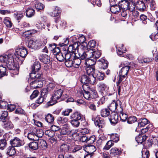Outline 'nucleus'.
<instances>
[{
  "instance_id": "f704fd0d",
  "label": "nucleus",
  "mask_w": 158,
  "mask_h": 158,
  "mask_svg": "<svg viewBox=\"0 0 158 158\" xmlns=\"http://www.w3.org/2000/svg\"><path fill=\"white\" fill-rule=\"evenodd\" d=\"M98 86L99 87L101 91L102 92V93H103V91H105V93L106 91L108 92L109 87L105 84L102 83H100L98 85Z\"/></svg>"
},
{
  "instance_id": "0eeeda50",
  "label": "nucleus",
  "mask_w": 158,
  "mask_h": 158,
  "mask_svg": "<svg viewBox=\"0 0 158 158\" xmlns=\"http://www.w3.org/2000/svg\"><path fill=\"white\" fill-rule=\"evenodd\" d=\"M121 102L119 100L113 101L109 107V110L113 112H118V110L120 109V106H121Z\"/></svg>"
},
{
  "instance_id": "79ce46f5",
  "label": "nucleus",
  "mask_w": 158,
  "mask_h": 158,
  "mask_svg": "<svg viewBox=\"0 0 158 158\" xmlns=\"http://www.w3.org/2000/svg\"><path fill=\"white\" fill-rule=\"evenodd\" d=\"M7 69L5 66H0V78L7 75Z\"/></svg>"
},
{
  "instance_id": "052dcab7",
  "label": "nucleus",
  "mask_w": 158,
  "mask_h": 158,
  "mask_svg": "<svg viewBox=\"0 0 158 158\" xmlns=\"http://www.w3.org/2000/svg\"><path fill=\"white\" fill-rule=\"evenodd\" d=\"M56 59L60 61H62L64 60V54L63 52H60L59 54L56 56Z\"/></svg>"
},
{
  "instance_id": "0e129e2a",
  "label": "nucleus",
  "mask_w": 158,
  "mask_h": 158,
  "mask_svg": "<svg viewBox=\"0 0 158 158\" xmlns=\"http://www.w3.org/2000/svg\"><path fill=\"white\" fill-rule=\"evenodd\" d=\"M101 54V52L100 51H94L93 52V58L96 59L99 58Z\"/></svg>"
},
{
  "instance_id": "de8ad7c7",
  "label": "nucleus",
  "mask_w": 158,
  "mask_h": 158,
  "mask_svg": "<svg viewBox=\"0 0 158 158\" xmlns=\"http://www.w3.org/2000/svg\"><path fill=\"white\" fill-rule=\"evenodd\" d=\"M110 110L108 109H104L101 111V114L102 117H106L110 114Z\"/></svg>"
},
{
  "instance_id": "a19ab883",
  "label": "nucleus",
  "mask_w": 158,
  "mask_h": 158,
  "mask_svg": "<svg viewBox=\"0 0 158 158\" xmlns=\"http://www.w3.org/2000/svg\"><path fill=\"white\" fill-rule=\"evenodd\" d=\"M3 22L7 27L10 28L12 27L13 23L10 21V18H5L4 19Z\"/></svg>"
},
{
  "instance_id": "c03bdc74",
  "label": "nucleus",
  "mask_w": 158,
  "mask_h": 158,
  "mask_svg": "<svg viewBox=\"0 0 158 158\" xmlns=\"http://www.w3.org/2000/svg\"><path fill=\"white\" fill-rule=\"evenodd\" d=\"M26 13L27 17H31L34 15L35 11L32 8H29L26 10Z\"/></svg>"
},
{
  "instance_id": "37998d69",
  "label": "nucleus",
  "mask_w": 158,
  "mask_h": 158,
  "mask_svg": "<svg viewBox=\"0 0 158 158\" xmlns=\"http://www.w3.org/2000/svg\"><path fill=\"white\" fill-rule=\"evenodd\" d=\"M73 64H75L76 65H77L76 67H78L81 64L82 60L80 59L78 56L76 55V53L74 58H73Z\"/></svg>"
},
{
  "instance_id": "8fccbe9b",
  "label": "nucleus",
  "mask_w": 158,
  "mask_h": 158,
  "mask_svg": "<svg viewBox=\"0 0 158 158\" xmlns=\"http://www.w3.org/2000/svg\"><path fill=\"white\" fill-rule=\"evenodd\" d=\"M96 83V79L93 75H89L88 84L94 85Z\"/></svg>"
},
{
  "instance_id": "393cba45",
  "label": "nucleus",
  "mask_w": 158,
  "mask_h": 158,
  "mask_svg": "<svg viewBox=\"0 0 158 158\" xmlns=\"http://www.w3.org/2000/svg\"><path fill=\"white\" fill-rule=\"evenodd\" d=\"M128 1L127 0H121L118 2V5L121 10L123 9L124 10H127Z\"/></svg>"
},
{
  "instance_id": "e2e57ef3",
  "label": "nucleus",
  "mask_w": 158,
  "mask_h": 158,
  "mask_svg": "<svg viewBox=\"0 0 158 158\" xmlns=\"http://www.w3.org/2000/svg\"><path fill=\"white\" fill-rule=\"evenodd\" d=\"M137 118L135 116H130L127 119V122L129 124H132L136 122Z\"/></svg>"
},
{
  "instance_id": "c756f323",
  "label": "nucleus",
  "mask_w": 158,
  "mask_h": 158,
  "mask_svg": "<svg viewBox=\"0 0 158 158\" xmlns=\"http://www.w3.org/2000/svg\"><path fill=\"white\" fill-rule=\"evenodd\" d=\"M138 127H143L148 123V121L146 118L139 119L138 120Z\"/></svg>"
},
{
  "instance_id": "f3484780",
  "label": "nucleus",
  "mask_w": 158,
  "mask_h": 158,
  "mask_svg": "<svg viewBox=\"0 0 158 158\" xmlns=\"http://www.w3.org/2000/svg\"><path fill=\"white\" fill-rule=\"evenodd\" d=\"M123 66L119 71V73L122 74V75H124L125 76L126 75V76H127L130 69V66H127L128 64L126 65L123 64Z\"/></svg>"
},
{
  "instance_id": "4be33fe9",
  "label": "nucleus",
  "mask_w": 158,
  "mask_h": 158,
  "mask_svg": "<svg viewBox=\"0 0 158 158\" xmlns=\"http://www.w3.org/2000/svg\"><path fill=\"white\" fill-rule=\"evenodd\" d=\"M96 60L94 58H90L86 59L85 62V64L86 66H94L96 64Z\"/></svg>"
},
{
  "instance_id": "7c9ffc66",
  "label": "nucleus",
  "mask_w": 158,
  "mask_h": 158,
  "mask_svg": "<svg viewBox=\"0 0 158 158\" xmlns=\"http://www.w3.org/2000/svg\"><path fill=\"white\" fill-rule=\"evenodd\" d=\"M45 119L48 123L52 124L54 120V117L52 114H48L45 115Z\"/></svg>"
},
{
  "instance_id": "a211bd4d",
  "label": "nucleus",
  "mask_w": 158,
  "mask_h": 158,
  "mask_svg": "<svg viewBox=\"0 0 158 158\" xmlns=\"http://www.w3.org/2000/svg\"><path fill=\"white\" fill-rule=\"evenodd\" d=\"M93 76L95 79L97 78L99 81H101L104 79L105 74L103 73L96 70Z\"/></svg>"
},
{
  "instance_id": "412c9836",
  "label": "nucleus",
  "mask_w": 158,
  "mask_h": 158,
  "mask_svg": "<svg viewBox=\"0 0 158 158\" xmlns=\"http://www.w3.org/2000/svg\"><path fill=\"white\" fill-rule=\"evenodd\" d=\"M118 113H120L119 116L121 120L122 121L124 122L127 119V120L128 118L127 115L126 114L123 113V109L122 106H120V109L118 110Z\"/></svg>"
},
{
  "instance_id": "f03ea898",
  "label": "nucleus",
  "mask_w": 158,
  "mask_h": 158,
  "mask_svg": "<svg viewBox=\"0 0 158 158\" xmlns=\"http://www.w3.org/2000/svg\"><path fill=\"white\" fill-rule=\"evenodd\" d=\"M136 7L141 11H145L147 7L152 10H155L156 8V5L154 0H143L137 2Z\"/></svg>"
},
{
  "instance_id": "4468645a",
  "label": "nucleus",
  "mask_w": 158,
  "mask_h": 158,
  "mask_svg": "<svg viewBox=\"0 0 158 158\" xmlns=\"http://www.w3.org/2000/svg\"><path fill=\"white\" fill-rule=\"evenodd\" d=\"M72 136L73 139L75 140H77L78 139H79L80 142H86L87 143L88 137L85 135H83L79 138L78 134L76 132H74V133L72 134Z\"/></svg>"
},
{
  "instance_id": "dca6fc26",
  "label": "nucleus",
  "mask_w": 158,
  "mask_h": 158,
  "mask_svg": "<svg viewBox=\"0 0 158 158\" xmlns=\"http://www.w3.org/2000/svg\"><path fill=\"white\" fill-rule=\"evenodd\" d=\"M118 114L114 112H112L110 114L109 120L111 123L115 124L118 121Z\"/></svg>"
},
{
  "instance_id": "6ab92c4d",
  "label": "nucleus",
  "mask_w": 158,
  "mask_h": 158,
  "mask_svg": "<svg viewBox=\"0 0 158 158\" xmlns=\"http://www.w3.org/2000/svg\"><path fill=\"white\" fill-rule=\"evenodd\" d=\"M82 116L80 113L78 112H76L70 116V118L72 119L80 120L81 121L83 120Z\"/></svg>"
},
{
  "instance_id": "1a4fd4ad",
  "label": "nucleus",
  "mask_w": 158,
  "mask_h": 158,
  "mask_svg": "<svg viewBox=\"0 0 158 158\" xmlns=\"http://www.w3.org/2000/svg\"><path fill=\"white\" fill-rule=\"evenodd\" d=\"M80 48H81L79 50H78L77 52L78 56L82 60L86 59V50H87L86 47L83 45H81Z\"/></svg>"
},
{
  "instance_id": "b1692460",
  "label": "nucleus",
  "mask_w": 158,
  "mask_h": 158,
  "mask_svg": "<svg viewBox=\"0 0 158 158\" xmlns=\"http://www.w3.org/2000/svg\"><path fill=\"white\" fill-rule=\"evenodd\" d=\"M110 9L111 11L114 14L118 13L121 11L118 4L117 5L116 4L110 6Z\"/></svg>"
},
{
  "instance_id": "c9c22d12",
  "label": "nucleus",
  "mask_w": 158,
  "mask_h": 158,
  "mask_svg": "<svg viewBox=\"0 0 158 158\" xmlns=\"http://www.w3.org/2000/svg\"><path fill=\"white\" fill-rule=\"evenodd\" d=\"M61 13V10L57 6H56L53 11L51 13V15L52 17L58 16Z\"/></svg>"
},
{
  "instance_id": "20e7f679",
  "label": "nucleus",
  "mask_w": 158,
  "mask_h": 158,
  "mask_svg": "<svg viewBox=\"0 0 158 158\" xmlns=\"http://www.w3.org/2000/svg\"><path fill=\"white\" fill-rule=\"evenodd\" d=\"M41 68L40 63L38 61L35 62L31 67V72L29 76L31 78H39L41 77L42 72H39Z\"/></svg>"
},
{
  "instance_id": "680f3d73",
  "label": "nucleus",
  "mask_w": 158,
  "mask_h": 158,
  "mask_svg": "<svg viewBox=\"0 0 158 158\" xmlns=\"http://www.w3.org/2000/svg\"><path fill=\"white\" fill-rule=\"evenodd\" d=\"M127 76L124 75H122V74H120L119 73L118 76V81L116 83V85L117 86H118L121 82L123 81Z\"/></svg>"
},
{
  "instance_id": "bb28decb",
  "label": "nucleus",
  "mask_w": 158,
  "mask_h": 158,
  "mask_svg": "<svg viewBox=\"0 0 158 158\" xmlns=\"http://www.w3.org/2000/svg\"><path fill=\"white\" fill-rule=\"evenodd\" d=\"M85 70L86 73L88 75H93L95 72L96 70L95 69L94 66H86Z\"/></svg>"
},
{
  "instance_id": "473e14b6",
  "label": "nucleus",
  "mask_w": 158,
  "mask_h": 158,
  "mask_svg": "<svg viewBox=\"0 0 158 158\" xmlns=\"http://www.w3.org/2000/svg\"><path fill=\"white\" fill-rule=\"evenodd\" d=\"M86 149L87 151L86 152L93 154H94L93 153L95 152L96 150V148L95 146L93 145H87L86 146L85 150ZM86 151V150H85Z\"/></svg>"
},
{
  "instance_id": "9b49d317",
  "label": "nucleus",
  "mask_w": 158,
  "mask_h": 158,
  "mask_svg": "<svg viewBox=\"0 0 158 158\" xmlns=\"http://www.w3.org/2000/svg\"><path fill=\"white\" fill-rule=\"evenodd\" d=\"M10 143L11 145L14 147H19L24 144L23 142L17 137H15L13 139L11 140Z\"/></svg>"
},
{
  "instance_id": "e433bc0d",
  "label": "nucleus",
  "mask_w": 158,
  "mask_h": 158,
  "mask_svg": "<svg viewBox=\"0 0 158 158\" xmlns=\"http://www.w3.org/2000/svg\"><path fill=\"white\" fill-rule=\"evenodd\" d=\"M29 147L31 150H36L39 148L38 142H33L29 144Z\"/></svg>"
},
{
  "instance_id": "6e6552de",
  "label": "nucleus",
  "mask_w": 158,
  "mask_h": 158,
  "mask_svg": "<svg viewBox=\"0 0 158 158\" xmlns=\"http://www.w3.org/2000/svg\"><path fill=\"white\" fill-rule=\"evenodd\" d=\"M63 50L64 60L73 59L75 56L76 53L72 51H69V48L66 50L65 48H63Z\"/></svg>"
},
{
  "instance_id": "49530a36",
  "label": "nucleus",
  "mask_w": 158,
  "mask_h": 158,
  "mask_svg": "<svg viewBox=\"0 0 158 158\" xmlns=\"http://www.w3.org/2000/svg\"><path fill=\"white\" fill-rule=\"evenodd\" d=\"M68 119L64 116L59 117L57 119V122L59 124H63L68 122Z\"/></svg>"
},
{
  "instance_id": "a878e982",
  "label": "nucleus",
  "mask_w": 158,
  "mask_h": 158,
  "mask_svg": "<svg viewBox=\"0 0 158 158\" xmlns=\"http://www.w3.org/2000/svg\"><path fill=\"white\" fill-rule=\"evenodd\" d=\"M45 100L46 99L45 98H44L41 96L36 101L35 103H33L31 105V106L32 107L34 106L35 107H36Z\"/></svg>"
},
{
  "instance_id": "6e6d98bb",
  "label": "nucleus",
  "mask_w": 158,
  "mask_h": 158,
  "mask_svg": "<svg viewBox=\"0 0 158 158\" xmlns=\"http://www.w3.org/2000/svg\"><path fill=\"white\" fill-rule=\"evenodd\" d=\"M69 149V145L66 144H63L60 147V151L64 152H68Z\"/></svg>"
},
{
  "instance_id": "2f4dec72",
  "label": "nucleus",
  "mask_w": 158,
  "mask_h": 158,
  "mask_svg": "<svg viewBox=\"0 0 158 158\" xmlns=\"http://www.w3.org/2000/svg\"><path fill=\"white\" fill-rule=\"evenodd\" d=\"M39 147L43 148V149H45L47 148L48 145L46 141L43 139H40L38 141Z\"/></svg>"
},
{
  "instance_id": "58836bf2",
  "label": "nucleus",
  "mask_w": 158,
  "mask_h": 158,
  "mask_svg": "<svg viewBox=\"0 0 158 158\" xmlns=\"http://www.w3.org/2000/svg\"><path fill=\"white\" fill-rule=\"evenodd\" d=\"M7 153L10 156H12L14 155L16 152L15 147L12 146H9L7 148Z\"/></svg>"
},
{
  "instance_id": "864d4df0",
  "label": "nucleus",
  "mask_w": 158,
  "mask_h": 158,
  "mask_svg": "<svg viewBox=\"0 0 158 158\" xmlns=\"http://www.w3.org/2000/svg\"><path fill=\"white\" fill-rule=\"evenodd\" d=\"M114 143L111 140L108 141L106 143L103 149L105 150H108L114 145Z\"/></svg>"
},
{
  "instance_id": "bf43d9fd",
  "label": "nucleus",
  "mask_w": 158,
  "mask_h": 158,
  "mask_svg": "<svg viewBox=\"0 0 158 158\" xmlns=\"http://www.w3.org/2000/svg\"><path fill=\"white\" fill-rule=\"evenodd\" d=\"M30 79H32L33 80L34 79V81H31V82L30 83V85L33 88H37V78H31L30 77V78L29 79V80Z\"/></svg>"
},
{
  "instance_id": "f257e3e1",
  "label": "nucleus",
  "mask_w": 158,
  "mask_h": 158,
  "mask_svg": "<svg viewBox=\"0 0 158 158\" xmlns=\"http://www.w3.org/2000/svg\"><path fill=\"white\" fill-rule=\"evenodd\" d=\"M12 53H7L0 56V62L5 63L10 70H15L17 68L14 64V60Z\"/></svg>"
},
{
  "instance_id": "69168bd1",
  "label": "nucleus",
  "mask_w": 158,
  "mask_h": 158,
  "mask_svg": "<svg viewBox=\"0 0 158 158\" xmlns=\"http://www.w3.org/2000/svg\"><path fill=\"white\" fill-rule=\"evenodd\" d=\"M118 47H117V53L118 55H122L123 53V44L119 45H118Z\"/></svg>"
},
{
  "instance_id": "3c124183",
  "label": "nucleus",
  "mask_w": 158,
  "mask_h": 158,
  "mask_svg": "<svg viewBox=\"0 0 158 158\" xmlns=\"http://www.w3.org/2000/svg\"><path fill=\"white\" fill-rule=\"evenodd\" d=\"M85 89H87V88L83 89L85 92L83 94L84 98L87 100H90L91 99V96H90V92L88 91H86Z\"/></svg>"
},
{
  "instance_id": "cd10ccee",
  "label": "nucleus",
  "mask_w": 158,
  "mask_h": 158,
  "mask_svg": "<svg viewBox=\"0 0 158 158\" xmlns=\"http://www.w3.org/2000/svg\"><path fill=\"white\" fill-rule=\"evenodd\" d=\"M24 13L22 11H17L14 13V16L15 19L18 21V23L19 22V20L23 18L24 16Z\"/></svg>"
},
{
  "instance_id": "39448f33",
  "label": "nucleus",
  "mask_w": 158,
  "mask_h": 158,
  "mask_svg": "<svg viewBox=\"0 0 158 158\" xmlns=\"http://www.w3.org/2000/svg\"><path fill=\"white\" fill-rule=\"evenodd\" d=\"M63 93V91L61 89L55 91L52 97V101L53 102L52 104L56 103L57 101H60L64 99Z\"/></svg>"
},
{
  "instance_id": "4d7b16f0",
  "label": "nucleus",
  "mask_w": 158,
  "mask_h": 158,
  "mask_svg": "<svg viewBox=\"0 0 158 158\" xmlns=\"http://www.w3.org/2000/svg\"><path fill=\"white\" fill-rule=\"evenodd\" d=\"M35 40H30L28 42L27 46L28 48L35 50Z\"/></svg>"
},
{
  "instance_id": "5701e85b",
  "label": "nucleus",
  "mask_w": 158,
  "mask_h": 158,
  "mask_svg": "<svg viewBox=\"0 0 158 158\" xmlns=\"http://www.w3.org/2000/svg\"><path fill=\"white\" fill-rule=\"evenodd\" d=\"M122 153L121 151L116 148H112L110 150V154L111 156H115L120 155Z\"/></svg>"
},
{
  "instance_id": "774afa93",
  "label": "nucleus",
  "mask_w": 158,
  "mask_h": 158,
  "mask_svg": "<svg viewBox=\"0 0 158 158\" xmlns=\"http://www.w3.org/2000/svg\"><path fill=\"white\" fill-rule=\"evenodd\" d=\"M7 143L6 140L4 139H1L0 140V149L3 150L6 147Z\"/></svg>"
},
{
  "instance_id": "4c0bfd02",
  "label": "nucleus",
  "mask_w": 158,
  "mask_h": 158,
  "mask_svg": "<svg viewBox=\"0 0 158 158\" xmlns=\"http://www.w3.org/2000/svg\"><path fill=\"white\" fill-rule=\"evenodd\" d=\"M87 88L88 90H89L90 91V96H91V99L93 98H96L98 97V95L96 90L94 89H91L90 88V89Z\"/></svg>"
},
{
  "instance_id": "9d476101",
  "label": "nucleus",
  "mask_w": 158,
  "mask_h": 158,
  "mask_svg": "<svg viewBox=\"0 0 158 158\" xmlns=\"http://www.w3.org/2000/svg\"><path fill=\"white\" fill-rule=\"evenodd\" d=\"M94 121L95 125L99 128H103L105 125L104 120L98 116L94 119Z\"/></svg>"
},
{
  "instance_id": "423d86ee",
  "label": "nucleus",
  "mask_w": 158,
  "mask_h": 158,
  "mask_svg": "<svg viewBox=\"0 0 158 158\" xmlns=\"http://www.w3.org/2000/svg\"><path fill=\"white\" fill-rule=\"evenodd\" d=\"M71 40H72L73 44L70 45L68 48L69 51H72L75 52V51L77 50V52H78V50H79L78 47L81 44L79 42L78 40L77 41L75 40H76V38L75 37L71 38Z\"/></svg>"
},
{
  "instance_id": "2eb2a0df",
  "label": "nucleus",
  "mask_w": 158,
  "mask_h": 158,
  "mask_svg": "<svg viewBox=\"0 0 158 158\" xmlns=\"http://www.w3.org/2000/svg\"><path fill=\"white\" fill-rule=\"evenodd\" d=\"M88 78L89 75H84L81 76V81L82 83L83 84V85L82 86L83 89L88 88V89H90L89 86L87 84H88Z\"/></svg>"
},
{
  "instance_id": "ea45409f",
  "label": "nucleus",
  "mask_w": 158,
  "mask_h": 158,
  "mask_svg": "<svg viewBox=\"0 0 158 158\" xmlns=\"http://www.w3.org/2000/svg\"><path fill=\"white\" fill-rule=\"evenodd\" d=\"M100 62L99 65L101 69H105L108 67V63L107 60L102 59L100 60Z\"/></svg>"
},
{
  "instance_id": "603ef678",
  "label": "nucleus",
  "mask_w": 158,
  "mask_h": 158,
  "mask_svg": "<svg viewBox=\"0 0 158 158\" xmlns=\"http://www.w3.org/2000/svg\"><path fill=\"white\" fill-rule=\"evenodd\" d=\"M80 121V120L72 119L70 121V122L73 127H77L79 126Z\"/></svg>"
},
{
  "instance_id": "7ed1b4c3",
  "label": "nucleus",
  "mask_w": 158,
  "mask_h": 158,
  "mask_svg": "<svg viewBox=\"0 0 158 158\" xmlns=\"http://www.w3.org/2000/svg\"><path fill=\"white\" fill-rule=\"evenodd\" d=\"M15 52L17 54L18 56H19L20 57L16 56L15 59L17 62L18 64L21 65L23 64L24 58L28 54L27 50L23 46H19L16 49Z\"/></svg>"
},
{
  "instance_id": "aec40b11",
  "label": "nucleus",
  "mask_w": 158,
  "mask_h": 158,
  "mask_svg": "<svg viewBox=\"0 0 158 158\" xmlns=\"http://www.w3.org/2000/svg\"><path fill=\"white\" fill-rule=\"evenodd\" d=\"M39 59L41 61L45 64L49 63L50 61V57L46 54L40 55Z\"/></svg>"
},
{
  "instance_id": "5fc2aeb1",
  "label": "nucleus",
  "mask_w": 158,
  "mask_h": 158,
  "mask_svg": "<svg viewBox=\"0 0 158 158\" xmlns=\"http://www.w3.org/2000/svg\"><path fill=\"white\" fill-rule=\"evenodd\" d=\"M93 49L86 50V56L87 59L93 58Z\"/></svg>"
},
{
  "instance_id": "ddd939ff",
  "label": "nucleus",
  "mask_w": 158,
  "mask_h": 158,
  "mask_svg": "<svg viewBox=\"0 0 158 158\" xmlns=\"http://www.w3.org/2000/svg\"><path fill=\"white\" fill-rule=\"evenodd\" d=\"M72 130L70 128L69 126L67 124H65L62 127L60 134L62 135H69L71 133Z\"/></svg>"
},
{
  "instance_id": "72a5a7b5",
  "label": "nucleus",
  "mask_w": 158,
  "mask_h": 158,
  "mask_svg": "<svg viewBox=\"0 0 158 158\" xmlns=\"http://www.w3.org/2000/svg\"><path fill=\"white\" fill-rule=\"evenodd\" d=\"M35 6L37 11H40L44 8V6L41 3L38 1H35L34 2Z\"/></svg>"
},
{
  "instance_id": "13d9d810",
  "label": "nucleus",
  "mask_w": 158,
  "mask_h": 158,
  "mask_svg": "<svg viewBox=\"0 0 158 158\" xmlns=\"http://www.w3.org/2000/svg\"><path fill=\"white\" fill-rule=\"evenodd\" d=\"M95 42L93 40H92L90 41L87 45L86 47V50L89 49H93V48H94L95 46Z\"/></svg>"
},
{
  "instance_id": "f8f14e48",
  "label": "nucleus",
  "mask_w": 158,
  "mask_h": 158,
  "mask_svg": "<svg viewBox=\"0 0 158 158\" xmlns=\"http://www.w3.org/2000/svg\"><path fill=\"white\" fill-rule=\"evenodd\" d=\"M47 42V39L42 40L39 39L35 40V50H38L44 46Z\"/></svg>"
},
{
  "instance_id": "09e8293b",
  "label": "nucleus",
  "mask_w": 158,
  "mask_h": 158,
  "mask_svg": "<svg viewBox=\"0 0 158 158\" xmlns=\"http://www.w3.org/2000/svg\"><path fill=\"white\" fill-rule=\"evenodd\" d=\"M135 3L133 2H129L127 5V10L128 9L130 11L133 12L135 10Z\"/></svg>"
},
{
  "instance_id": "c85d7f7f",
  "label": "nucleus",
  "mask_w": 158,
  "mask_h": 158,
  "mask_svg": "<svg viewBox=\"0 0 158 158\" xmlns=\"http://www.w3.org/2000/svg\"><path fill=\"white\" fill-rule=\"evenodd\" d=\"M147 136L145 135H139L135 137L136 141L138 143L142 144L147 139Z\"/></svg>"
},
{
  "instance_id": "338daca9",
  "label": "nucleus",
  "mask_w": 158,
  "mask_h": 158,
  "mask_svg": "<svg viewBox=\"0 0 158 158\" xmlns=\"http://www.w3.org/2000/svg\"><path fill=\"white\" fill-rule=\"evenodd\" d=\"M65 60V64L67 67L69 68L73 66V59Z\"/></svg>"
},
{
  "instance_id": "a18cd8bd",
  "label": "nucleus",
  "mask_w": 158,
  "mask_h": 158,
  "mask_svg": "<svg viewBox=\"0 0 158 158\" xmlns=\"http://www.w3.org/2000/svg\"><path fill=\"white\" fill-rule=\"evenodd\" d=\"M110 136V140L113 142H117L119 140V136L117 134H108Z\"/></svg>"
}]
</instances>
